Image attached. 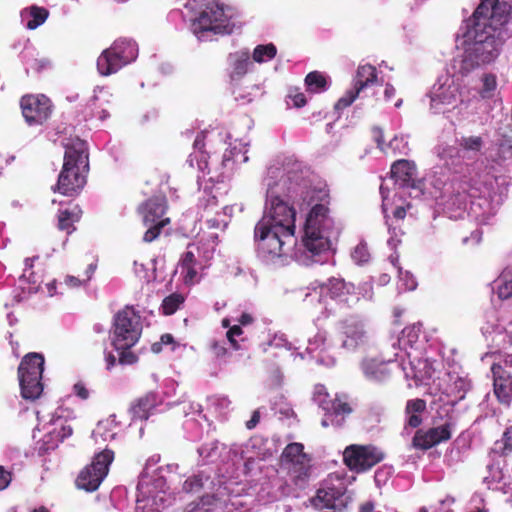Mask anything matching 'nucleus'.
Listing matches in <instances>:
<instances>
[{
	"label": "nucleus",
	"mask_w": 512,
	"mask_h": 512,
	"mask_svg": "<svg viewBox=\"0 0 512 512\" xmlns=\"http://www.w3.org/2000/svg\"><path fill=\"white\" fill-rule=\"evenodd\" d=\"M512 6L506 1L481 0L470 17L460 27L463 54L459 73L467 76L493 63L500 55L509 37L506 25Z\"/></svg>",
	"instance_id": "1"
},
{
	"label": "nucleus",
	"mask_w": 512,
	"mask_h": 512,
	"mask_svg": "<svg viewBox=\"0 0 512 512\" xmlns=\"http://www.w3.org/2000/svg\"><path fill=\"white\" fill-rule=\"evenodd\" d=\"M64 148L63 166L53 191L67 197H75L80 194L87 182L89 172L88 145L86 141L74 137L67 139Z\"/></svg>",
	"instance_id": "2"
},
{
	"label": "nucleus",
	"mask_w": 512,
	"mask_h": 512,
	"mask_svg": "<svg viewBox=\"0 0 512 512\" xmlns=\"http://www.w3.org/2000/svg\"><path fill=\"white\" fill-rule=\"evenodd\" d=\"M113 327L112 345L116 350L132 348L142 334L141 317L131 306H126L115 314Z\"/></svg>",
	"instance_id": "3"
},
{
	"label": "nucleus",
	"mask_w": 512,
	"mask_h": 512,
	"mask_svg": "<svg viewBox=\"0 0 512 512\" xmlns=\"http://www.w3.org/2000/svg\"><path fill=\"white\" fill-rule=\"evenodd\" d=\"M167 200L164 196H153L139 206V214L142 217L144 226L148 227L143 235V241L151 243L156 240L162 229L169 225L171 220L164 217L167 211Z\"/></svg>",
	"instance_id": "4"
},
{
	"label": "nucleus",
	"mask_w": 512,
	"mask_h": 512,
	"mask_svg": "<svg viewBox=\"0 0 512 512\" xmlns=\"http://www.w3.org/2000/svg\"><path fill=\"white\" fill-rule=\"evenodd\" d=\"M254 238L259 254L266 259L279 258L285 254L284 246L293 236L284 234L281 229L271 227L267 218H261L255 226Z\"/></svg>",
	"instance_id": "5"
},
{
	"label": "nucleus",
	"mask_w": 512,
	"mask_h": 512,
	"mask_svg": "<svg viewBox=\"0 0 512 512\" xmlns=\"http://www.w3.org/2000/svg\"><path fill=\"white\" fill-rule=\"evenodd\" d=\"M351 497L347 494L345 479L336 474H330L323 481L313 498V504L319 509L341 511L347 507Z\"/></svg>",
	"instance_id": "6"
},
{
	"label": "nucleus",
	"mask_w": 512,
	"mask_h": 512,
	"mask_svg": "<svg viewBox=\"0 0 512 512\" xmlns=\"http://www.w3.org/2000/svg\"><path fill=\"white\" fill-rule=\"evenodd\" d=\"M234 23L224 12V5L218 2L208 3L193 22L196 34L211 32L214 35H229Z\"/></svg>",
	"instance_id": "7"
},
{
	"label": "nucleus",
	"mask_w": 512,
	"mask_h": 512,
	"mask_svg": "<svg viewBox=\"0 0 512 512\" xmlns=\"http://www.w3.org/2000/svg\"><path fill=\"white\" fill-rule=\"evenodd\" d=\"M113 460L114 452L110 449H104L96 454L92 462L80 471L76 479L77 487L88 492L97 490L107 476Z\"/></svg>",
	"instance_id": "8"
},
{
	"label": "nucleus",
	"mask_w": 512,
	"mask_h": 512,
	"mask_svg": "<svg viewBox=\"0 0 512 512\" xmlns=\"http://www.w3.org/2000/svg\"><path fill=\"white\" fill-rule=\"evenodd\" d=\"M385 454L374 445L352 444L343 452L344 464L353 472L364 473L383 461Z\"/></svg>",
	"instance_id": "9"
},
{
	"label": "nucleus",
	"mask_w": 512,
	"mask_h": 512,
	"mask_svg": "<svg viewBox=\"0 0 512 512\" xmlns=\"http://www.w3.org/2000/svg\"><path fill=\"white\" fill-rule=\"evenodd\" d=\"M282 460L288 464L290 478L294 485L303 488L310 477V458L304 452L302 443L288 444L282 452Z\"/></svg>",
	"instance_id": "10"
},
{
	"label": "nucleus",
	"mask_w": 512,
	"mask_h": 512,
	"mask_svg": "<svg viewBox=\"0 0 512 512\" xmlns=\"http://www.w3.org/2000/svg\"><path fill=\"white\" fill-rule=\"evenodd\" d=\"M20 108L29 126H40L49 120L54 106L44 94H26L20 99Z\"/></svg>",
	"instance_id": "11"
},
{
	"label": "nucleus",
	"mask_w": 512,
	"mask_h": 512,
	"mask_svg": "<svg viewBox=\"0 0 512 512\" xmlns=\"http://www.w3.org/2000/svg\"><path fill=\"white\" fill-rule=\"evenodd\" d=\"M295 210L278 196L270 197L269 211L262 218H267L271 227L281 229L284 234L293 236L295 231Z\"/></svg>",
	"instance_id": "12"
},
{
	"label": "nucleus",
	"mask_w": 512,
	"mask_h": 512,
	"mask_svg": "<svg viewBox=\"0 0 512 512\" xmlns=\"http://www.w3.org/2000/svg\"><path fill=\"white\" fill-rule=\"evenodd\" d=\"M314 401L322 408L326 416H342L341 420H336V425L338 426L342 424L345 416L353 412L347 395L336 394L332 397L324 385H317L315 387Z\"/></svg>",
	"instance_id": "13"
},
{
	"label": "nucleus",
	"mask_w": 512,
	"mask_h": 512,
	"mask_svg": "<svg viewBox=\"0 0 512 512\" xmlns=\"http://www.w3.org/2000/svg\"><path fill=\"white\" fill-rule=\"evenodd\" d=\"M338 334L342 347L347 350H355L367 338L363 322L355 316H349L338 323Z\"/></svg>",
	"instance_id": "14"
},
{
	"label": "nucleus",
	"mask_w": 512,
	"mask_h": 512,
	"mask_svg": "<svg viewBox=\"0 0 512 512\" xmlns=\"http://www.w3.org/2000/svg\"><path fill=\"white\" fill-rule=\"evenodd\" d=\"M491 372L496 398L500 403L509 405L512 401V372L505 369L501 363H493Z\"/></svg>",
	"instance_id": "15"
},
{
	"label": "nucleus",
	"mask_w": 512,
	"mask_h": 512,
	"mask_svg": "<svg viewBox=\"0 0 512 512\" xmlns=\"http://www.w3.org/2000/svg\"><path fill=\"white\" fill-rule=\"evenodd\" d=\"M321 202L312 206L306 218L305 228L308 230L328 231L332 226V219L329 216V195L321 192Z\"/></svg>",
	"instance_id": "16"
},
{
	"label": "nucleus",
	"mask_w": 512,
	"mask_h": 512,
	"mask_svg": "<svg viewBox=\"0 0 512 512\" xmlns=\"http://www.w3.org/2000/svg\"><path fill=\"white\" fill-rule=\"evenodd\" d=\"M415 166L408 160L401 159L393 163L391 177L400 188H411L421 194L422 182L415 179Z\"/></svg>",
	"instance_id": "17"
},
{
	"label": "nucleus",
	"mask_w": 512,
	"mask_h": 512,
	"mask_svg": "<svg viewBox=\"0 0 512 512\" xmlns=\"http://www.w3.org/2000/svg\"><path fill=\"white\" fill-rule=\"evenodd\" d=\"M451 438V430L449 424L430 428L427 431L418 430L413 439L412 444L415 448L428 450L433 446L447 441Z\"/></svg>",
	"instance_id": "18"
},
{
	"label": "nucleus",
	"mask_w": 512,
	"mask_h": 512,
	"mask_svg": "<svg viewBox=\"0 0 512 512\" xmlns=\"http://www.w3.org/2000/svg\"><path fill=\"white\" fill-rule=\"evenodd\" d=\"M161 403L157 392L149 391L136 398L130 405L132 420H147L152 411Z\"/></svg>",
	"instance_id": "19"
},
{
	"label": "nucleus",
	"mask_w": 512,
	"mask_h": 512,
	"mask_svg": "<svg viewBox=\"0 0 512 512\" xmlns=\"http://www.w3.org/2000/svg\"><path fill=\"white\" fill-rule=\"evenodd\" d=\"M303 245L311 254L320 255L330 249L329 235L326 231L304 229Z\"/></svg>",
	"instance_id": "20"
},
{
	"label": "nucleus",
	"mask_w": 512,
	"mask_h": 512,
	"mask_svg": "<svg viewBox=\"0 0 512 512\" xmlns=\"http://www.w3.org/2000/svg\"><path fill=\"white\" fill-rule=\"evenodd\" d=\"M116 55V58L121 60L124 65L134 61L138 55V48L133 40L126 38H119L113 42L109 47Z\"/></svg>",
	"instance_id": "21"
},
{
	"label": "nucleus",
	"mask_w": 512,
	"mask_h": 512,
	"mask_svg": "<svg viewBox=\"0 0 512 512\" xmlns=\"http://www.w3.org/2000/svg\"><path fill=\"white\" fill-rule=\"evenodd\" d=\"M44 371V357L39 353H28L23 357L18 367V375L27 374L42 378Z\"/></svg>",
	"instance_id": "22"
},
{
	"label": "nucleus",
	"mask_w": 512,
	"mask_h": 512,
	"mask_svg": "<svg viewBox=\"0 0 512 512\" xmlns=\"http://www.w3.org/2000/svg\"><path fill=\"white\" fill-rule=\"evenodd\" d=\"M111 94L104 90V88H98L94 90V95L90 99V106L93 113L100 120H105L110 116L109 108H111Z\"/></svg>",
	"instance_id": "23"
},
{
	"label": "nucleus",
	"mask_w": 512,
	"mask_h": 512,
	"mask_svg": "<svg viewBox=\"0 0 512 512\" xmlns=\"http://www.w3.org/2000/svg\"><path fill=\"white\" fill-rule=\"evenodd\" d=\"M250 54L248 50H241L229 54L228 60L231 66L230 79L240 80L248 71Z\"/></svg>",
	"instance_id": "24"
},
{
	"label": "nucleus",
	"mask_w": 512,
	"mask_h": 512,
	"mask_svg": "<svg viewBox=\"0 0 512 512\" xmlns=\"http://www.w3.org/2000/svg\"><path fill=\"white\" fill-rule=\"evenodd\" d=\"M21 395L26 400H36L43 392L42 378L29 376L27 374L18 375Z\"/></svg>",
	"instance_id": "25"
},
{
	"label": "nucleus",
	"mask_w": 512,
	"mask_h": 512,
	"mask_svg": "<svg viewBox=\"0 0 512 512\" xmlns=\"http://www.w3.org/2000/svg\"><path fill=\"white\" fill-rule=\"evenodd\" d=\"M124 66L110 48L105 49L97 58V70L102 76L112 75Z\"/></svg>",
	"instance_id": "26"
},
{
	"label": "nucleus",
	"mask_w": 512,
	"mask_h": 512,
	"mask_svg": "<svg viewBox=\"0 0 512 512\" xmlns=\"http://www.w3.org/2000/svg\"><path fill=\"white\" fill-rule=\"evenodd\" d=\"M378 80L377 70L370 64L361 65L356 71L353 90L358 94L365 88L374 85Z\"/></svg>",
	"instance_id": "27"
},
{
	"label": "nucleus",
	"mask_w": 512,
	"mask_h": 512,
	"mask_svg": "<svg viewBox=\"0 0 512 512\" xmlns=\"http://www.w3.org/2000/svg\"><path fill=\"white\" fill-rule=\"evenodd\" d=\"M362 370L365 377L370 381L383 382L390 377L387 365L374 359L363 361Z\"/></svg>",
	"instance_id": "28"
},
{
	"label": "nucleus",
	"mask_w": 512,
	"mask_h": 512,
	"mask_svg": "<svg viewBox=\"0 0 512 512\" xmlns=\"http://www.w3.org/2000/svg\"><path fill=\"white\" fill-rule=\"evenodd\" d=\"M49 11L44 7L32 5L21 12L22 20H26V28L34 30L42 25L48 18Z\"/></svg>",
	"instance_id": "29"
},
{
	"label": "nucleus",
	"mask_w": 512,
	"mask_h": 512,
	"mask_svg": "<svg viewBox=\"0 0 512 512\" xmlns=\"http://www.w3.org/2000/svg\"><path fill=\"white\" fill-rule=\"evenodd\" d=\"M426 409V401L420 398L408 400L405 407L406 426L417 428L422 424L421 413Z\"/></svg>",
	"instance_id": "30"
},
{
	"label": "nucleus",
	"mask_w": 512,
	"mask_h": 512,
	"mask_svg": "<svg viewBox=\"0 0 512 512\" xmlns=\"http://www.w3.org/2000/svg\"><path fill=\"white\" fill-rule=\"evenodd\" d=\"M179 266L181 268V273L184 275V283L193 284L198 275V261L195 254L190 250L184 252L179 261Z\"/></svg>",
	"instance_id": "31"
},
{
	"label": "nucleus",
	"mask_w": 512,
	"mask_h": 512,
	"mask_svg": "<svg viewBox=\"0 0 512 512\" xmlns=\"http://www.w3.org/2000/svg\"><path fill=\"white\" fill-rule=\"evenodd\" d=\"M480 87L478 88V95L483 100H489L496 96L498 83L497 77L493 73H484L480 77Z\"/></svg>",
	"instance_id": "32"
},
{
	"label": "nucleus",
	"mask_w": 512,
	"mask_h": 512,
	"mask_svg": "<svg viewBox=\"0 0 512 512\" xmlns=\"http://www.w3.org/2000/svg\"><path fill=\"white\" fill-rule=\"evenodd\" d=\"M304 81L306 89L310 93L324 92L328 89L329 86L327 77L319 71H312L308 73Z\"/></svg>",
	"instance_id": "33"
},
{
	"label": "nucleus",
	"mask_w": 512,
	"mask_h": 512,
	"mask_svg": "<svg viewBox=\"0 0 512 512\" xmlns=\"http://www.w3.org/2000/svg\"><path fill=\"white\" fill-rule=\"evenodd\" d=\"M81 212H73L70 210H61L58 214V228L61 231L71 234L74 230V223L80 219Z\"/></svg>",
	"instance_id": "34"
},
{
	"label": "nucleus",
	"mask_w": 512,
	"mask_h": 512,
	"mask_svg": "<svg viewBox=\"0 0 512 512\" xmlns=\"http://www.w3.org/2000/svg\"><path fill=\"white\" fill-rule=\"evenodd\" d=\"M496 293L501 300L512 297V274L504 271L495 281Z\"/></svg>",
	"instance_id": "35"
},
{
	"label": "nucleus",
	"mask_w": 512,
	"mask_h": 512,
	"mask_svg": "<svg viewBox=\"0 0 512 512\" xmlns=\"http://www.w3.org/2000/svg\"><path fill=\"white\" fill-rule=\"evenodd\" d=\"M185 298L180 293H172L165 297L161 304L162 313L166 316L174 314L184 303Z\"/></svg>",
	"instance_id": "36"
},
{
	"label": "nucleus",
	"mask_w": 512,
	"mask_h": 512,
	"mask_svg": "<svg viewBox=\"0 0 512 512\" xmlns=\"http://www.w3.org/2000/svg\"><path fill=\"white\" fill-rule=\"evenodd\" d=\"M277 54L276 46L273 43L266 45H257L254 48L252 57L257 63H263L273 59Z\"/></svg>",
	"instance_id": "37"
},
{
	"label": "nucleus",
	"mask_w": 512,
	"mask_h": 512,
	"mask_svg": "<svg viewBox=\"0 0 512 512\" xmlns=\"http://www.w3.org/2000/svg\"><path fill=\"white\" fill-rule=\"evenodd\" d=\"M494 451L501 456H508L512 453V426L506 428L501 440L495 442Z\"/></svg>",
	"instance_id": "38"
},
{
	"label": "nucleus",
	"mask_w": 512,
	"mask_h": 512,
	"mask_svg": "<svg viewBox=\"0 0 512 512\" xmlns=\"http://www.w3.org/2000/svg\"><path fill=\"white\" fill-rule=\"evenodd\" d=\"M321 289L325 290L332 298H337L345 293L346 284L342 279L330 278L321 285Z\"/></svg>",
	"instance_id": "39"
},
{
	"label": "nucleus",
	"mask_w": 512,
	"mask_h": 512,
	"mask_svg": "<svg viewBox=\"0 0 512 512\" xmlns=\"http://www.w3.org/2000/svg\"><path fill=\"white\" fill-rule=\"evenodd\" d=\"M204 486L201 475H193L183 483V490L187 493L199 492Z\"/></svg>",
	"instance_id": "40"
},
{
	"label": "nucleus",
	"mask_w": 512,
	"mask_h": 512,
	"mask_svg": "<svg viewBox=\"0 0 512 512\" xmlns=\"http://www.w3.org/2000/svg\"><path fill=\"white\" fill-rule=\"evenodd\" d=\"M460 146L467 151H480L483 146V140L480 136L463 137L460 140Z\"/></svg>",
	"instance_id": "41"
},
{
	"label": "nucleus",
	"mask_w": 512,
	"mask_h": 512,
	"mask_svg": "<svg viewBox=\"0 0 512 512\" xmlns=\"http://www.w3.org/2000/svg\"><path fill=\"white\" fill-rule=\"evenodd\" d=\"M55 425L56 426L52 433L59 441H63L73 434V428L67 423V421H60L59 423L56 422Z\"/></svg>",
	"instance_id": "42"
},
{
	"label": "nucleus",
	"mask_w": 512,
	"mask_h": 512,
	"mask_svg": "<svg viewBox=\"0 0 512 512\" xmlns=\"http://www.w3.org/2000/svg\"><path fill=\"white\" fill-rule=\"evenodd\" d=\"M287 98L292 102V105L295 108H301L307 103L304 93L300 92L298 88H291Z\"/></svg>",
	"instance_id": "43"
},
{
	"label": "nucleus",
	"mask_w": 512,
	"mask_h": 512,
	"mask_svg": "<svg viewBox=\"0 0 512 512\" xmlns=\"http://www.w3.org/2000/svg\"><path fill=\"white\" fill-rule=\"evenodd\" d=\"M358 95L357 91H354L353 89L347 91L346 94L336 102L335 109L342 110L347 108L354 102Z\"/></svg>",
	"instance_id": "44"
},
{
	"label": "nucleus",
	"mask_w": 512,
	"mask_h": 512,
	"mask_svg": "<svg viewBox=\"0 0 512 512\" xmlns=\"http://www.w3.org/2000/svg\"><path fill=\"white\" fill-rule=\"evenodd\" d=\"M242 334H243V330L240 325H233V326L229 327V329L226 333L229 343L235 350L241 349V346L238 343V341L235 339V337L240 336Z\"/></svg>",
	"instance_id": "45"
},
{
	"label": "nucleus",
	"mask_w": 512,
	"mask_h": 512,
	"mask_svg": "<svg viewBox=\"0 0 512 512\" xmlns=\"http://www.w3.org/2000/svg\"><path fill=\"white\" fill-rule=\"evenodd\" d=\"M370 257V254L368 252V249L366 245L359 244L354 248V251L352 252V258L357 263H366L368 262Z\"/></svg>",
	"instance_id": "46"
},
{
	"label": "nucleus",
	"mask_w": 512,
	"mask_h": 512,
	"mask_svg": "<svg viewBox=\"0 0 512 512\" xmlns=\"http://www.w3.org/2000/svg\"><path fill=\"white\" fill-rule=\"evenodd\" d=\"M131 348H121L119 354V362L125 365H131L137 362L138 357L130 351Z\"/></svg>",
	"instance_id": "47"
},
{
	"label": "nucleus",
	"mask_w": 512,
	"mask_h": 512,
	"mask_svg": "<svg viewBox=\"0 0 512 512\" xmlns=\"http://www.w3.org/2000/svg\"><path fill=\"white\" fill-rule=\"evenodd\" d=\"M440 156L445 161L454 157L460 158V150L457 147L448 146L442 150Z\"/></svg>",
	"instance_id": "48"
},
{
	"label": "nucleus",
	"mask_w": 512,
	"mask_h": 512,
	"mask_svg": "<svg viewBox=\"0 0 512 512\" xmlns=\"http://www.w3.org/2000/svg\"><path fill=\"white\" fill-rule=\"evenodd\" d=\"M73 391H74L75 395L78 396L82 400H86L89 398V391L86 388V386L84 385V383H82V382H77L73 386Z\"/></svg>",
	"instance_id": "49"
},
{
	"label": "nucleus",
	"mask_w": 512,
	"mask_h": 512,
	"mask_svg": "<svg viewBox=\"0 0 512 512\" xmlns=\"http://www.w3.org/2000/svg\"><path fill=\"white\" fill-rule=\"evenodd\" d=\"M12 480L11 473L0 466V491L8 487Z\"/></svg>",
	"instance_id": "50"
},
{
	"label": "nucleus",
	"mask_w": 512,
	"mask_h": 512,
	"mask_svg": "<svg viewBox=\"0 0 512 512\" xmlns=\"http://www.w3.org/2000/svg\"><path fill=\"white\" fill-rule=\"evenodd\" d=\"M205 139H206V132L201 131L196 135V138L193 143V147L200 152L204 151L205 148Z\"/></svg>",
	"instance_id": "51"
},
{
	"label": "nucleus",
	"mask_w": 512,
	"mask_h": 512,
	"mask_svg": "<svg viewBox=\"0 0 512 512\" xmlns=\"http://www.w3.org/2000/svg\"><path fill=\"white\" fill-rule=\"evenodd\" d=\"M411 208V204H407V206H398L393 211V216L397 220H403L406 216L407 209Z\"/></svg>",
	"instance_id": "52"
},
{
	"label": "nucleus",
	"mask_w": 512,
	"mask_h": 512,
	"mask_svg": "<svg viewBox=\"0 0 512 512\" xmlns=\"http://www.w3.org/2000/svg\"><path fill=\"white\" fill-rule=\"evenodd\" d=\"M260 421V412L259 410H255L250 418V420H248L246 422V428L251 430V429H254L258 423Z\"/></svg>",
	"instance_id": "53"
},
{
	"label": "nucleus",
	"mask_w": 512,
	"mask_h": 512,
	"mask_svg": "<svg viewBox=\"0 0 512 512\" xmlns=\"http://www.w3.org/2000/svg\"><path fill=\"white\" fill-rule=\"evenodd\" d=\"M211 348L217 357H222V356L226 355V353H227V349L224 347V345H222L218 342H214L211 345Z\"/></svg>",
	"instance_id": "54"
},
{
	"label": "nucleus",
	"mask_w": 512,
	"mask_h": 512,
	"mask_svg": "<svg viewBox=\"0 0 512 512\" xmlns=\"http://www.w3.org/2000/svg\"><path fill=\"white\" fill-rule=\"evenodd\" d=\"M396 94V89L391 84H386L384 96L387 101L391 100Z\"/></svg>",
	"instance_id": "55"
},
{
	"label": "nucleus",
	"mask_w": 512,
	"mask_h": 512,
	"mask_svg": "<svg viewBox=\"0 0 512 512\" xmlns=\"http://www.w3.org/2000/svg\"><path fill=\"white\" fill-rule=\"evenodd\" d=\"M240 325L246 326L253 322V317L249 313H242L238 319Z\"/></svg>",
	"instance_id": "56"
},
{
	"label": "nucleus",
	"mask_w": 512,
	"mask_h": 512,
	"mask_svg": "<svg viewBox=\"0 0 512 512\" xmlns=\"http://www.w3.org/2000/svg\"><path fill=\"white\" fill-rule=\"evenodd\" d=\"M65 283L70 287H79L81 285L80 279L74 276H67L65 278Z\"/></svg>",
	"instance_id": "57"
},
{
	"label": "nucleus",
	"mask_w": 512,
	"mask_h": 512,
	"mask_svg": "<svg viewBox=\"0 0 512 512\" xmlns=\"http://www.w3.org/2000/svg\"><path fill=\"white\" fill-rule=\"evenodd\" d=\"M375 138H376V142L378 144V147L381 149V150H384V147H383V133H382V130L381 129H375Z\"/></svg>",
	"instance_id": "58"
},
{
	"label": "nucleus",
	"mask_w": 512,
	"mask_h": 512,
	"mask_svg": "<svg viewBox=\"0 0 512 512\" xmlns=\"http://www.w3.org/2000/svg\"><path fill=\"white\" fill-rule=\"evenodd\" d=\"M160 341L162 342L163 345L173 344L174 337L171 334L166 333L161 336Z\"/></svg>",
	"instance_id": "59"
},
{
	"label": "nucleus",
	"mask_w": 512,
	"mask_h": 512,
	"mask_svg": "<svg viewBox=\"0 0 512 512\" xmlns=\"http://www.w3.org/2000/svg\"><path fill=\"white\" fill-rule=\"evenodd\" d=\"M373 510L374 504L372 502H365L359 508V512H373Z\"/></svg>",
	"instance_id": "60"
},
{
	"label": "nucleus",
	"mask_w": 512,
	"mask_h": 512,
	"mask_svg": "<svg viewBox=\"0 0 512 512\" xmlns=\"http://www.w3.org/2000/svg\"><path fill=\"white\" fill-rule=\"evenodd\" d=\"M107 369L110 370L116 363V357L112 353L106 355Z\"/></svg>",
	"instance_id": "61"
},
{
	"label": "nucleus",
	"mask_w": 512,
	"mask_h": 512,
	"mask_svg": "<svg viewBox=\"0 0 512 512\" xmlns=\"http://www.w3.org/2000/svg\"><path fill=\"white\" fill-rule=\"evenodd\" d=\"M500 363L505 367V369L508 367L512 368V355H507Z\"/></svg>",
	"instance_id": "62"
},
{
	"label": "nucleus",
	"mask_w": 512,
	"mask_h": 512,
	"mask_svg": "<svg viewBox=\"0 0 512 512\" xmlns=\"http://www.w3.org/2000/svg\"><path fill=\"white\" fill-rule=\"evenodd\" d=\"M162 345H163V344H162V342H161V341H160V342L153 343V344H152V346H151V350H152V352H153V353H156V354L160 353V352H161V350H162Z\"/></svg>",
	"instance_id": "63"
},
{
	"label": "nucleus",
	"mask_w": 512,
	"mask_h": 512,
	"mask_svg": "<svg viewBox=\"0 0 512 512\" xmlns=\"http://www.w3.org/2000/svg\"><path fill=\"white\" fill-rule=\"evenodd\" d=\"M32 512H49V510L46 507L41 506L37 509H34Z\"/></svg>",
	"instance_id": "64"
}]
</instances>
